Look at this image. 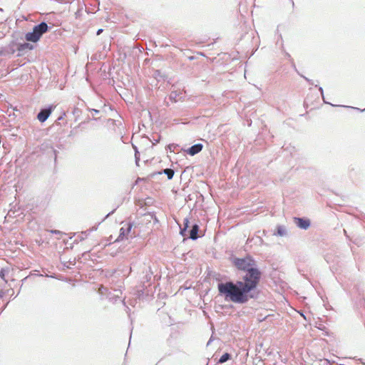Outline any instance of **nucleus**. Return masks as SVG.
<instances>
[{
  "mask_svg": "<svg viewBox=\"0 0 365 365\" xmlns=\"http://www.w3.org/2000/svg\"><path fill=\"white\" fill-rule=\"evenodd\" d=\"M277 232L279 235H284V230H282V228L279 227L278 230H277Z\"/></svg>",
  "mask_w": 365,
  "mask_h": 365,
  "instance_id": "nucleus-13",
  "label": "nucleus"
},
{
  "mask_svg": "<svg viewBox=\"0 0 365 365\" xmlns=\"http://www.w3.org/2000/svg\"><path fill=\"white\" fill-rule=\"evenodd\" d=\"M103 31V29H98V31H97V35H100Z\"/></svg>",
  "mask_w": 365,
  "mask_h": 365,
  "instance_id": "nucleus-16",
  "label": "nucleus"
},
{
  "mask_svg": "<svg viewBox=\"0 0 365 365\" xmlns=\"http://www.w3.org/2000/svg\"><path fill=\"white\" fill-rule=\"evenodd\" d=\"M184 225H185V229H187L189 225V220L188 219H185L184 220Z\"/></svg>",
  "mask_w": 365,
  "mask_h": 365,
  "instance_id": "nucleus-14",
  "label": "nucleus"
},
{
  "mask_svg": "<svg viewBox=\"0 0 365 365\" xmlns=\"http://www.w3.org/2000/svg\"><path fill=\"white\" fill-rule=\"evenodd\" d=\"M121 225L122 227L120 229L119 235L115 240L116 241L128 239L133 227V224L131 222H122Z\"/></svg>",
  "mask_w": 365,
  "mask_h": 365,
  "instance_id": "nucleus-4",
  "label": "nucleus"
},
{
  "mask_svg": "<svg viewBox=\"0 0 365 365\" xmlns=\"http://www.w3.org/2000/svg\"><path fill=\"white\" fill-rule=\"evenodd\" d=\"M50 232L51 233H54V234L59 235H62L61 232H60L59 230H51Z\"/></svg>",
  "mask_w": 365,
  "mask_h": 365,
  "instance_id": "nucleus-15",
  "label": "nucleus"
},
{
  "mask_svg": "<svg viewBox=\"0 0 365 365\" xmlns=\"http://www.w3.org/2000/svg\"><path fill=\"white\" fill-rule=\"evenodd\" d=\"M202 149V144H195L192 146H191L189 149H188V154H190V155H194L198 153H200Z\"/></svg>",
  "mask_w": 365,
  "mask_h": 365,
  "instance_id": "nucleus-7",
  "label": "nucleus"
},
{
  "mask_svg": "<svg viewBox=\"0 0 365 365\" xmlns=\"http://www.w3.org/2000/svg\"><path fill=\"white\" fill-rule=\"evenodd\" d=\"M0 277L4 281H5V282H7V280L6 279V277H5V270L4 269H1V271H0Z\"/></svg>",
  "mask_w": 365,
  "mask_h": 365,
  "instance_id": "nucleus-11",
  "label": "nucleus"
},
{
  "mask_svg": "<svg viewBox=\"0 0 365 365\" xmlns=\"http://www.w3.org/2000/svg\"><path fill=\"white\" fill-rule=\"evenodd\" d=\"M261 278V272L258 269H251L242 278V281H237L236 284L232 282L220 283L217 285L220 295L225 299L235 303L243 304L247 302L253 296L250 293L255 290Z\"/></svg>",
  "mask_w": 365,
  "mask_h": 365,
  "instance_id": "nucleus-1",
  "label": "nucleus"
},
{
  "mask_svg": "<svg viewBox=\"0 0 365 365\" xmlns=\"http://www.w3.org/2000/svg\"><path fill=\"white\" fill-rule=\"evenodd\" d=\"M233 264L238 269L247 271V272H250L251 269H256L254 267L255 262L250 256H247L244 258H235L233 260Z\"/></svg>",
  "mask_w": 365,
  "mask_h": 365,
  "instance_id": "nucleus-3",
  "label": "nucleus"
},
{
  "mask_svg": "<svg viewBox=\"0 0 365 365\" xmlns=\"http://www.w3.org/2000/svg\"><path fill=\"white\" fill-rule=\"evenodd\" d=\"M51 108L41 110L37 115L38 120L42 123L46 121L51 113Z\"/></svg>",
  "mask_w": 365,
  "mask_h": 365,
  "instance_id": "nucleus-5",
  "label": "nucleus"
},
{
  "mask_svg": "<svg viewBox=\"0 0 365 365\" xmlns=\"http://www.w3.org/2000/svg\"><path fill=\"white\" fill-rule=\"evenodd\" d=\"M294 221L297 226L302 229L307 230L310 225V221L309 220L295 217Z\"/></svg>",
  "mask_w": 365,
  "mask_h": 365,
  "instance_id": "nucleus-6",
  "label": "nucleus"
},
{
  "mask_svg": "<svg viewBox=\"0 0 365 365\" xmlns=\"http://www.w3.org/2000/svg\"><path fill=\"white\" fill-rule=\"evenodd\" d=\"M21 48L23 49H25V48L32 49L33 46L31 45H30L29 43H25L21 45Z\"/></svg>",
  "mask_w": 365,
  "mask_h": 365,
  "instance_id": "nucleus-12",
  "label": "nucleus"
},
{
  "mask_svg": "<svg viewBox=\"0 0 365 365\" xmlns=\"http://www.w3.org/2000/svg\"><path fill=\"white\" fill-rule=\"evenodd\" d=\"M230 359V354L228 353L224 354L219 359L218 363L222 364L226 362L227 360Z\"/></svg>",
  "mask_w": 365,
  "mask_h": 365,
  "instance_id": "nucleus-9",
  "label": "nucleus"
},
{
  "mask_svg": "<svg viewBox=\"0 0 365 365\" xmlns=\"http://www.w3.org/2000/svg\"><path fill=\"white\" fill-rule=\"evenodd\" d=\"M199 230V227L197 225H194L192 226V230H190V237L192 240H196L198 236H197V232Z\"/></svg>",
  "mask_w": 365,
  "mask_h": 365,
  "instance_id": "nucleus-8",
  "label": "nucleus"
},
{
  "mask_svg": "<svg viewBox=\"0 0 365 365\" xmlns=\"http://www.w3.org/2000/svg\"><path fill=\"white\" fill-rule=\"evenodd\" d=\"M163 173L168 176L169 180H171L174 175V171L172 169L167 168L163 170Z\"/></svg>",
  "mask_w": 365,
  "mask_h": 365,
  "instance_id": "nucleus-10",
  "label": "nucleus"
},
{
  "mask_svg": "<svg viewBox=\"0 0 365 365\" xmlns=\"http://www.w3.org/2000/svg\"><path fill=\"white\" fill-rule=\"evenodd\" d=\"M48 31V26L45 22H42L35 26L31 32L26 34V39L28 41L37 42L41 36Z\"/></svg>",
  "mask_w": 365,
  "mask_h": 365,
  "instance_id": "nucleus-2",
  "label": "nucleus"
}]
</instances>
